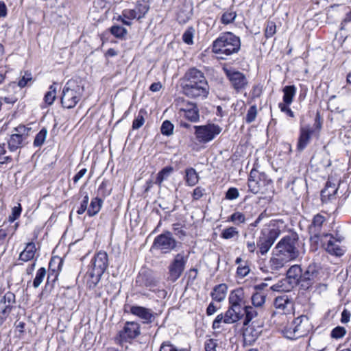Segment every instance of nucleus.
I'll return each mask as SVG.
<instances>
[{
  "label": "nucleus",
  "instance_id": "obj_1",
  "mask_svg": "<svg viewBox=\"0 0 351 351\" xmlns=\"http://www.w3.org/2000/svg\"><path fill=\"white\" fill-rule=\"evenodd\" d=\"M182 89L184 95L192 99H205L210 86L204 73L195 68L189 69L182 80Z\"/></svg>",
  "mask_w": 351,
  "mask_h": 351
},
{
  "label": "nucleus",
  "instance_id": "obj_2",
  "mask_svg": "<svg viewBox=\"0 0 351 351\" xmlns=\"http://www.w3.org/2000/svg\"><path fill=\"white\" fill-rule=\"evenodd\" d=\"M240 49L239 37L229 32L221 34L212 44V51L222 60H226L228 56L237 53Z\"/></svg>",
  "mask_w": 351,
  "mask_h": 351
},
{
  "label": "nucleus",
  "instance_id": "obj_3",
  "mask_svg": "<svg viewBox=\"0 0 351 351\" xmlns=\"http://www.w3.org/2000/svg\"><path fill=\"white\" fill-rule=\"evenodd\" d=\"M86 273V284L90 289H94L101 280L102 275L108 267V254L100 251L92 258Z\"/></svg>",
  "mask_w": 351,
  "mask_h": 351
},
{
  "label": "nucleus",
  "instance_id": "obj_4",
  "mask_svg": "<svg viewBox=\"0 0 351 351\" xmlns=\"http://www.w3.org/2000/svg\"><path fill=\"white\" fill-rule=\"evenodd\" d=\"M277 252L287 261L295 260L300 256L299 238L297 234L292 233L284 237L276 246Z\"/></svg>",
  "mask_w": 351,
  "mask_h": 351
},
{
  "label": "nucleus",
  "instance_id": "obj_5",
  "mask_svg": "<svg viewBox=\"0 0 351 351\" xmlns=\"http://www.w3.org/2000/svg\"><path fill=\"white\" fill-rule=\"evenodd\" d=\"M83 93V86L78 84L75 80H69L62 90V106L68 109L74 108L81 100Z\"/></svg>",
  "mask_w": 351,
  "mask_h": 351
},
{
  "label": "nucleus",
  "instance_id": "obj_6",
  "mask_svg": "<svg viewBox=\"0 0 351 351\" xmlns=\"http://www.w3.org/2000/svg\"><path fill=\"white\" fill-rule=\"evenodd\" d=\"M250 191L254 194H266L272 191V182L265 173H261L256 169L250 171L248 178Z\"/></svg>",
  "mask_w": 351,
  "mask_h": 351
},
{
  "label": "nucleus",
  "instance_id": "obj_7",
  "mask_svg": "<svg viewBox=\"0 0 351 351\" xmlns=\"http://www.w3.org/2000/svg\"><path fill=\"white\" fill-rule=\"evenodd\" d=\"M309 319L306 315L295 318L291 324L285 327L283 333L289 339H295L306 335L310 330Z\"/></svg>",
  "mask_w": 351,
  "mask_h": 351
},
{
  "label": "nucleus",
  "instance_id": "obj_8",
  "mask_svg": "<svg viewBox=\"0 0 351 351\" xmlns=\"http://www.w3.org/2000/svg\"><path fill=\"white\" fill-rule=\"evenodd\" d=\"M141 334V325L136 322H126L123 328L114 337L117 344L123 345L126 343H132Z\"/></svg>",
  "mask_w": 351,
  "mask_h": 351
},
{
  "label": "nucleus",
  "instance_id": "obj_9",
  "mask_svg": "<svg viewBox=\"0 0 351 351\" xmlns=\"http://www.w3.org/2000/svg\"><path fill=\"white\" fill-rule=\"evenodd\" d=\"M280 234V230L278 228H263L256 243L259 252L262 255L267 253Z\"/></svg>",
  "mask_w": 351,
  "mask_h": 351
},
{
  "label": "nucleus",
  "instance_id": "obj_10",
  "mask_svg": "<svg viewBox=\"0 0 351 351\" xmlns=\"http://www.w3.org/2000/svg\"><path fill=\"white\" fill-rule=\"evenodd\" d=\"M195 134L197 140L202 143H206L213 140L219 134L222 128L214 123H208L204 125H195Z\"/></svg>",
  "mask_w": 351,
  "mask_h": 351
},
{
  "label": "nucleus",
  "instance_id": "obj_11",
  "mask_svg": "<svg viewBox=\"0 0 351 351\" xmlns=\"http://www.w3.org/2000/svg\"><path fill=\"white\" fill-rule=\"evenodd\" d=\"M177 244L178 242L173 238L172 233L167 231L155 238L153 247L162 253H169L176 249Z\"/></svg>",
  "mask_w": 351,
  "mask_h": 351
},
{
  "label": "nucleus",
  "instance_id": "obj_12",
  "mask_svg": "<svg viewBox=\"0 0 351 351\" xmlns=\"http://www.w3.org/2000/svg\"><path fill=\"white\" fill-rule=\"evenodd\" d=\"M188 258L182 253L177 254L169 265L168 279L172 282L176 281L184 270Z\"/></svg>",
  "mask_w": 351,
  "mask_h": 351
},
{
  "label": "nucleus",
  "instance_id": "obj_13",
  "mask_svg": "<svg viewBox=\"0 0 351 351\" xmlns=\"http://www.w3.org/2000/svg\"><path fill=\"white\" fill-rule=\"evenodd\" d=\"M177 105L180 106V112H182L188 120L194 123L199 121V109L196 104L185 101L183 98H178Z\"/></svg>",
  "mask_w": 351,
  "mask_h": 351
},
{
  "label": "nucleus",
  "instance_id": "obj_14",
  "mask_svg": "<svg viewBox=\"0 0 351 351\" xmlns=\"http://www.w3.org/2000/svg\"><path fill=\"white\" fill-rule=\"evenodd\" d=\"M263 325L256 321H252L251 324L243 326V337L245 346H252L262 333Z\"/></svg>",
  "mask_w": 351,
  "mask_h": 351
},
{
  "label": "nucleus",
  "instance_id": "obj_15",
  "mask_svg": "<svg viewBox=\"0 0 351 351\" xmlns=\"http://www.w3.org/2000/svg\"><path fill=\"white\" fill-rule=\"evenodd\" d=\"M224 72L230 82L232 86L237 92L245 88L248 82L245 75L243 73L232 69H225Z\"/></svg>",
  "mask_w": 351,
  "mask_h": 351
},
{
  "label": "nucleus",
  "instance_id": "obj_16",
  "mask_svg": "<svg viewBox=\"0 0 351 351\" xmlns=\"http://www.w3.org/2000/svg\"><path fill=\"white\" fill-rule=\"evenodd\" d=\"M317 276L318 271L317 270L316 267L315 265H310L304 272L302 271L301 278L299 283L301 288L304 290L310 289L313 286Z\"/></svg>",
  "mask_w": 351,
  "mask_h": 351
},
{
  "label": "nucleus",
  "instance_id": "obj_17",
  "mask_svg": "<svg viewBox=\"0 0 351 351\" xmlns=\"http://www.w3.org/2000/svg\"><path fill=\"white\" fill-rule=\"evenodd\" d=\"M130 312L132 315L141 319L143 324L152 323L154 321L156 315V314L154 313L152 309L137 305L131 306Z\"/></svg>",
  "mask_w": 351,
  "mask_h": 351
},
{
  "label": "nucleus",
  "instance_id": "obj_18",
  "mask_svg": "<svg viewBox=\"0 0 351 351\" xmlns=\"http://www.w3.org/2000/svg\"><path fill=\"white\" fill-rule=\"evenodd\" d=\"M325 221V217L320 214H317L313 217L312 223L308 227L311 240H314L315 242L317 241L321 234L322 225Z\"/></svg>",
  "mask_w": 351,
  "mask_h": 351
},
{
  "label": "nucleus",
  "instance_id": "obj_19",
  "mask_svg": "<svg viewBox=\"0 0 351 351\" xmlns=\"http://www.w3.org/2000/svg\"><path fill=\"white\" fill-rule=\"evenodd\" d=\"M302 269L298 265L291 266L287 271V280L291 287L299 285Z\"/></svg>",
  "mask_w": 351,
  "mask_h": 351
},
{
  "label": "nucleus",
  "instance_id": "obj_20",
  "mask_svg": "<svg viewBox=\"0 0 351 351\" xmlns=\"http://www.w3.org/2000/svg\"><path fill=\"white\" fill-rule=\"evenodd\" d=\"M244 292L242 289H237L232 291L229 296L228 301L230 307L241 310V304L243 303Z\"/></svg>",
  "mask_w": 351,
  "mask_h": 351
},
{
  "label": "nucleus",
  "instance_id": "obj_21",
  "mask_svg": "<svg viewBox=\"0 0 351 351\" xmlns=\"http://www.w3.org/2000/svg\"><path fill=\"white\" fill-rule=\"evenodd\" d=\"M224 315V324H231L241 320L243 317L244 314L242 310L229 306Z\"/></svg>",
  "mask_w": 351,
  "mask_h": 351
},
{
  "label": "nucleus",
  "instance_id": "obj_22",
  "mask_svg": "<svg viewBox=\"0 0 351 351\" xmlns=\"http://www.w3.org/2000/svg\"><path fill=\"white\" fill-rule=\"evenodd\" d=\"M300 132L297 148L302 151L308 144L313 130L309 127H302Z\"/></svg>",
  "mask_w": 351,
  "mask_h": 351
},
{
  "label": "nucleus",
  "instance_id": "obj_23",
  "mask_svg": "<svg viewBox=\"0 0 351 351\" xmlns=\"http://www.w3.org/2000/svg\"><path fill=\"white\" fill-rule=\"evenodd\" d=\"M326 237H330L325 245V250L330 254L340 256L343 254V250L337 243V241L334 240L330 234H326Z\"/></svg>",
  "mask_w": 351,
  "mask_h": 351
},
{
  "label": "nucleus",
  "instance_id": "obj_24",
  "mask_svg": "<svg viewBox=\"0 0 351 351\" xmlns=\"http://www.w3.org/2000/svg\"><path fill=\"white\" fill-rule=\"evenodd\" d=\"M337 190L335 184H332L328 180L326 187L321 192L322 200L323 202L331 200L337 194Z\"/></svg>",
  "mask_w": 351,
  "mask_h": 351
},
{
  "label": "nucleus",
  "instance_id": "obj_25",
  "mask_svg": "<svg viewBox=\"0 0 351 351\" xmlns=\"http://www.w3.org/2000/svg\"><path fill=\"white\" fill-rule=\"evenodd\" d=\"M27 137H23L19 134H12L8 141V148L11 152H14L17 149L23 146L25 143V141Z\"/></svg>",
  "mask_w": 351,
  "mask_h": 351
},
{
  "label": "nucleus",
  "instance_id": "obj_26",
  "mask_svg": "<svg viewBox=\"0 0 351 351\" xmlns=\"http://www.w3.org/2000/svg\"><path fill=\"white\" fill-rule=\"evenodd\" d=\"M15 302V295L13 293L10 291L5 293L0 300V304H5V308L2 310V313L5 314L10 313Z\"/></svg>",
  "mask_w": 351,
  "mask_h": 351
},
{
  "label": "nucleus",
  "instance_id": "obj_27",
  "mask_svg": "<svg viewBox=\"0 0 351 351\" xmlns=\"http://www.w3.org/2000/svg\"><path fill=\"white\" fill-rule=\"evenodd\" d=\"M228 287L226 284H220L215 286L211 293L213 300L217 302H221L226 298Z\"/></svg>",
  "mask_w": 351,
  "mask_h": 351
},
{
  "label": "nucleus",
  "instance_id": "obj_28",
  "mask_svg": "<svg viewBox=\"0 0 351 351\" xmlns=\"http://www.w3.org/2000/svg\"><path fill=\"white\" fill-rule=\"evenodd\" d=\"M36 249V245L33 242H29L27 244L25 250L20 254L19 259L27 262L34 258Z\"/></svg>",
  "mask_w": 351,
  "mask_h": 351
},
{
  "label": "nucleus",
  "instance_id": "obj_29",
  "mask_svg": "<svg viewBox=\"0 0 351 351\" xmlns=\"http://www.w3.org/2000/svg\"><path fill=\"white\" fill-rule=\"evenodd\" d=\"M243 311L244 319L243 325V326H247L254 318L257 317L258 313V311L255 309V307L249 305L245 306Z\"/></svg>",
  "mask_w": 351,
  "mask_h": 351
},
{
  "label": "nucleus",
  "instance_id": "obj_30",
  "mask_svg": "<svg viewBox=\"0 0 351 351\" xmlns=\"http://www.w3.org/2000/svg\"><path fill=\"white\" fill-rule=\"evenodd\" d=\"M276 257H273L269 261V268L272 272H276L282 269L288 262L282 256L277 252Z\"/></svg>",
  "mask_w": 351,
  "mask_h": 351
},
{
  "label": "nucleus",
  "instance_id": "obj_31",
  "mask_svg": "<svg viewBox=\"0 0 351 351\" xmlns=\"http://www.w3.org/2000/svg\"><path fill=\"white\" fill-rule=\"evenodd\" d=\"M136 283L140 286L152 287L155 285V281L153 278L145 271L139 273L136 278Z\"/></svg>",
  "mask_w": 351,
  "mask_h": 351
},
{
  "label": "nucleus",
  "instance_id": "obj_32",
  "mask_svg": "<svg viewBox=\"0 0 351 351\" xmlns=\"http://www.w3.org/2000/svg\"><path fill=\"white\" fill-rule=\"evenodd\" d=\"M282 91L284 93L282 104H291L296 93V87L294 85L286 86L283 88Z\"/></svg>",
  "mask_w": 351,
  "mask_h": 351
},
{
  "label": "nucleus",
  "instance_id": "obj_33",
  "mask_svg": "<svg viewBox=\"0 0 351 351\" xmlns=\"http://www.w3.org/2000/svg\"><path fill=\"white\" fill-rule=\"evenodd\" d=\"M173 171V168L171 166L164 167L158 173L155 183L160 186L162 182L167 180Z\"/></svg>",
  "mask_w": 351,
  "mask_h": 351
},
{
  "label": "nucleus",
  "instance_id": "obj_34",
  "mask_svg": "<svg viewBox=\"0 0 351 351\" xmlns=\"http://www.w3.org/2000/svg\"><path fill=\"white\" fill-rule=\"evenodd\" d=\"M185 180L189 186H195L199 181V176L195 169L189 168L186 169Z\"/></svg>",
  "mask_w": 351,
  "mask_h": 351
},
{
  "label": "nucleus",
  "instance_id": "obj_35",
  "mask_svg": "<svg viewBox=\"0 0 351 351\" xmlns=\"http://www.w3.org/2000/svg\"><path fill=\"white\" fill-rule=\"evenodd\" d=\"M102 200L100 198L95 197L91 200L90 204L87 209V213L89 216L93 217L97 214L101 207Z\"/></svg>",
  "mask_w": 351,
  "mask_h": 351
},
{
  "label": "nucleus",
  "instance_id": "obj_36",
  "mask_svg": "<svg viewBox=\"0 0 351 351\" xmlns=\"http://www.w3.org/2000/svg\"><path fill=\"white\" fill-rule=\"evenodd\" d=\"M291 304V302L287 295L278 296L274 300V306L278 309L285 310Z\"/></svg>",
  "mask_w": 351,
  "mask_h": 351
},
{
  "label": "nucleus",
  "instance_id": "obj_37",
  "mask_svg": "<svg viewBox=\"0 0 351 351\" xmlns=\"http://www.w3.org/2000/svg\"><path fill=\"white\" fill-rule=\"evenodd\" d=\"M266 295L263 293L256 292L251 298L254 307H261L265 302Z\"/></svg>",
  "mask_w": 351,
  "mask_h": 351
},
{
  "label": "nucleus",
  "instance_id": "obj_38",
  "mask_svg": "<svg viewBox=\"0 0 351 351\" xmlns=\"http://www.w3.org/2000/svg\"><path fill=\"white\" fill-rule=\"evenodd\" d=\"M110 33L117 38L123 39L128 34V30L120 25H113L110 29Z\"/></svg>",
  "mask_w": 351,
  "mask_h": 351
},
{
  "label": "nucleus",
  "instance_id": "obj_39",
  "mask_svg": "<svg viewBox=\"0 0 351 351\" xmlns=\"http://www.w3.org/2000/svg\"><path fill=\"white\" fill-rule=\"evenodd\" d=\"M56 84L53 83L49 86V90L45 95L44 100L47 105H51L56 97Z\"/></svg>",
  "mask_w": 351,
  "mask_h": 351
},
{
  "label": "nucleus",
  "instance_id": "obj_40",
  "mask_svg": "<svg viewBox=\"0 0 351 351\" xmlns=\"http://www.w3.org/2000/svg\"><path fill=\"white\" fill-rule=\"evenodd\" d=\"M239 235V231L235 227H229L222 230L221 237L224 239H230L234 237H238Z\"/></svg>",
  "mask_w": 351,
  "mask_h": 351
},
{
  "label": "nucleus",
  "instance_id": "obj_41",
  "mask_svg": "<svg viewBox=\"0 0 351 351\" xmlns=\"http://www.w3.org/2000/svg\"><path fill=\"white\" fill-rule=\"evenodd\" d=\"M47 135V130L45 128H42L40 132L36 134L34 141V146L39 147L43 145Z\"/></svg>",
  "mask_w": 351,
  "mask_h": 351
},
{
  "label": "nucleus",
  "instance_id": "obj_42",
  "mask_svg": "<svg viewBox=\"0 0 351 351\" xmlns=\"http://www.w3.org/2000/svg\"><path fill=\"white\" fill-rule=\"evenodd\" d=\"M145 113L146 112L144 109H141L139 110L138 115L135 117L132 123L133 130H138L143 126L145 123L144 115Z\"/></svg>",
  "mask_w": 351,
  "mask_h": 351
},
{
  "label": "nucleus",
  "instance_id": "obj_43",
  "mask_svg": "<svg viewBox=\"0 0 351 351\" xmlns=\"http://www.w3.org/2000/svg\"><path fill=\"white\" fill-rule=\"evenodd\" d=\"M46 276V269L45 267H40L36 272V277L33 281V286L34 288H38L43 282L44 278Z\"/></svg>",
  "mask_w": 351,
  "mask_h": 351
},
{
  "label": "nucleus",
  "instance_id": "obj_44",
  "mask_svg": "<svg viewBox=\"0 0 351 351\" xmlns=\"http://www.w3.org/2000/svg\"><path fill=\"white\" fill-rule=\"evenodd\" d=\"M174 126L169 120L163 121L162 123L160 131L165 136H171L173 133Z\"/></svg>",
  "mask_w": 351,
  "mask_h": 351
},
{
  "label": "nucleus",
  "instance_id": "obj_45",
  "mask_svg": "<svg viewBox=\"0 0 351 351\" xmlns=\"http://www.w3.org/2000/svg\"><path fill=\"white\" fill-rule=\"evenodd\" d=\"M228 221L233 222L236 225H239L245 221V217L242 213L235 212L230 216Z\"/></svg>",
  "mask_w": 351,
  "mask_h": 351
},
{
  "label": "nucleus",
  "instance_id": "obj_46",
  "mask_svg": "<svg viewBox=\"0 0 351 351\" xmlns=\"http://www.w3.org/2000/svg\"><path fill=\"white\" fill-rule=\"evenodd\" d=\"M257 116V108L256 105H253L250 106L248 109L247 112L245 116V122L247 123H251L255 121Z\"/></svg>",
  "mask_w": 351,
  "mask_h": 351
},
{
  "label": "nucleus",
  "instance_id": "obj_47",
  "mask_svg": "<svg viewBox=\"0 0 351 351\" xmlns=\"http://www.w3.org/2000/svg\"><path fill=\"white\" fill-rule=\"evenodd\" d=\"M31 130L30 128H27L24 125H19L17 127L14 128L13 130L14 134H19L23 137H28L29 134V132Z\"/></svg>",
  "mask_w": 351,
  "mask_h": 351
},
{
  "label": "nucleus",
  "instance_id": "obj_48",
  "mask_svg": "<svg viewBox=\"0 0 351 351\" xmlns=\"http://www.w3.org/2000/svg\"><path fill=\"white\" fill-rule=\"evenodd\" d=\"M276 26L274 22L267 21L265 28V36L271 38L276 34Z\"/></svg>",
  "mask_w": 351,
  "mask_h": 351
},
{
  "label": "nucleus",
  "instance_id": "obj_49",
  "mask_svg": "<svg viewBox=\"0 0 351 351\" xmlns=\"http://www.w3.org/2000/svg\"><path fill=\"white\" fill-rule=\"evenodd\" d=\"M237 14L234 12H226L221 16V22L223 24H229L235 19Z\"/></svg>",
  "mask_w": 351,
  "mask_h": 351
},
{
  "label": "nucleus",
  "instance_id": "obj_50",
  "mask_svg": "<svg viewBox=\"0 0 351 351\" xmlns=\"http://www.w3.org/2000/svg\"><path fill=\"white\" fill-rule=\"evenodd\" d=\"M22 210L21 205L18 204L17 206L12 208V214L9 216V221L13 222L21 215Z\"/></svg>",
  "mask_w": 351,
  "mask_h": 351
},
{
  "label": "nucleus",
  "instance_id": "obj_51",
  "mask_svg": "<svg viewBox=\"0 0 351 351\" xmlns=\"http://www.w3.org/2000/svg\"><path fill=\"white\" fill-rule=\"evenodd\" d=\"M346 334V329L343 327L341 326H337L335 327L332 331H331V337L334 339H339L343 337Z\"/></svg>",
  "mask_w": 351,
  "mask_h": 351
},
{
  "label": "nucleus",
  "instance_id": "obj_52",
  "mask_svg": "<svg viewBox=\"0 0 351 351\" xmlns=\"http://www.w3.org/2000/svg\"><path fill=\"white\" fill-rule=\"evenodd\" d=\"M239 195V193L238 189L234 187H231L227 191L226 193V198L229 200H233L237 199Z\"/></svg>",
  "mask_w": 351,
  "mask_h": 351
},
{
  "label": "nucleus",
  "instance_id": "obj_53",
  "mask_svg": "<svg viewBox=\"0 0 351 351\" xmlns=\"http://www.w3.org/2000/svg\"><path fill=\"white\" fill-rule=\"evenodd\" d=\"M32 80V73L27 71L25 73V75L22 77V78L19 81L18 85L19 86L23 88L27 86L28 82H31Z\"/></svg>",
  "mask_w": 351,
  "mask_h": 351
},
{
  "label": "nucleus",
  "instance_id": "obj_54",
  "mask_svg": "<svg viewBox=\"0 0 351 351\" xmlns=\"http://www.w3.org/2000/svg\"><path fill=\"white\" fill-rule=\"evenodd\" d=\"M193 33L192 29L186 30L182 35L183 41L188 45L193 44Z\"/></svg>",
  "mask_w": 351,
  "mask_h": 351
},
{
  "label": "nucleus",
  "instance_id": "obj_55",
  "mask_svg": "<svg viewBox=\"0 0 351 351\" xmlns=\"http://www.w3.org/2000/svg\"><path fill=\"white\" fill-rule=\"evenodd\" d=\"M225 315L223 313L219 314L213 322V328L217 330L221 328V324L224 323Z\"/></svg>",
  "mask_w": 351,
  "mask_h": 351
},
{
  "label": "nucleus",
  "instance_id": "obj_56",
  "mask_svg": "<svg viewBox=\"0 0 351 351\" xmlns=\"http://www.w3.org/2000/svg\"><path fill=\"white\" fill-rule=\"evenodd\" d=\"M88 200H89L88 195L87 194H86V195L84 197L82 202H81L80 208L77 210V213L78 215L83 214L86 211V210L88 209L87 206L88 204Z\"/></svg>",
  "mask_w": 351,
  "mask_h": 351
},
{
  "label": "nucleus",
  "instance_id": "obj_57",
  "mask_svg": "<svg viewBox=\"0 0 351 351\" xmlns=\"http://www.w3.org/2000/svg\"><path fill=\"white\" fill-rule=\"evenodd\" d=\"M289 105L290 104L280 103L278 104V107L282 112L286 113L289 117L293 118L295 117V114L291 109L289 107Z\"/></svg>",
  "mask_w": 351,
  "mask_h": 351
},
{
  "label": "nucleus",
  "instance_id": "obj_58",
  "mask_svg": "<svg viewBox=\"0 0 351 351\" xmlns=\"http://www.w3.org/2000/svg\"><path fill=\"white\" fill-rule=\"evenodd\" d=\"M216 340L210 339L205 342V351H216Z\"/></svg>",
  "mask_w": 351,
  "mask_h": 351
},
{
  "label": "nucleus",
  "instance_id": "obj_59",
  "mask_svg": "<svg viewBox=\"0 0 351 351\" xmlns=\"http://www.w3.org/2000/svg\"><path fill=\"white\" fill-rule=\"evenodd\" d=\"M122 16L125 19L131 20L137 17V13L135 10H124L122 12Z\"/></svg>",
  "mask_w": 351,
  "mask_h": 351
},
{
  "label": "nucleus",
  "instance_id": "obj_60",
  "mask_svg": "<svg viewBox=\"0 0 351 351\" xmlns=\"http://www.w3.org/2000/svg\"><path fill=\"white\" fill-rule=\"evenodd\" d=\"M160 351H178L169 341H165L162 343Z\"/></svg>",
  "mask_w": 351,
  "mask_h": 351
},
{
  "label": "nucleus",
  "instance_id": "obj_61",
  "mask_svg": "<svg viewBox=\"0 0 351 351\" xmlns=\"http://www.w3.org/2000/svg\"><path fill=\"white\" fill-rule=\"evenodd\" d=\"M204 192H205V189L200 187V186H197L196 187L194 190H193V199L195 200H197L199 199H200L204 194Z\"/></svg>",
  "mask_w": 351,
  "mask_h": 351
},
{
  "label": "nucleus",
  "instance_id": "obj_62",
  "mask_svg": "<svg viewBox=\"0 0 351 351\" xmlns=\"http://www.w3.org/2000/svg\"><path fill=\"white\" fill-rule=\"evenodd\" d=\"M249 272L250 268L248 266H239L237 270V275L241 278L245 277Z\"/></svg>",
  "mask_w": 351,
  "mask_h": 351
},
{
  "label": "nucleus",
  "instance_id": "obj_63",
  "mask_svg": "<svg viewBox=\"0 0 351 351\" xmlns=\"http://www.w3.org/2000/svg\"><path fill=\"white\" fill-rule=\"evenodd\" d=\"M87 172V169L84 168L81 169L78 173L75 174L73 177V180L75 184H76Z\"/></svg>",
  "mask_w": 351,
  "mask_h": 351
},
{
  "label": "nucleus",
  "instance_id": "obj_64",
  "mask_svg": "<svg viewBox=\"0 0 351 351\" xmlns=\"http://www.w3.org/2000/svg\"><path fill=\"white\" fill-rule=\"evenodd\" d=\"M348 23H351V11L346 14L345 18L341 21V29H343L344 25H346Z\"/></svg>",
  "mask_w": 351,
  "mask_h": 351
}]
</instances>
